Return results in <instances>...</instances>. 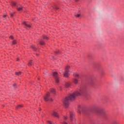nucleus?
<instances>
[{
	"label": "nucleus",
	"mask_w": 124,
	"mask_h": 124,
	"mask_svg": "<svg viewBox=\"0 0 124 124\" xmlns=\"http://www.w3.org/2000/svg\"><path fill=\"white\" fill-rule=\"evenodd\" d=\"M11 16L12 17H13L14 16V14H13V13H11Z\"/></svg>",
	"instance_id": "obj_25"
},
{
	"label": "nucleus",
	"mask_w": 124,
	"mask_h": 124,
	"mask_svg": "<svg viewBox=\"0 0 124 124\" xmlns=\"http://www.w3.org/2000/svg\"><path fill=\"white\" fill-rule=\"evenodd\" d=\"M53 76L55 79L56 82L58 83L59 82V78L58 73L57 72H53Z\"/></svg>",
	"instance_id": "obj_4"
},
{
	"label": "nucleus",
	"mask_w": 124,
	"mask_h": 124,
	"mask_svg": "<svg viewBox=\"0 0 124 124\" xmlns=\"http://www.w3.org/2000/svg\"><path fill=\"white\" fill-rule=\"evenodd\" d=\"M62 124H67V123H66V122H63Z\"/></svg>",
	"instance_id": "obj_30"
},
{
	"label": "nucleus",
	"mask_w": 124,
	"mask_h": 124,
	"mask_svg": "<svg viewBox=\"0 0 124 124\" xmlns=\"http://www.w3.org/2000/svg\"><path fill=\"white\" fill-rule=\"evenodd\" d=\"M48 124H52V122L51 121H47Z\"/></svg>",
	"instance_id": "obj_24"
},
{
	"label": "nucleus",
	"mask_w": 124,
	"mask_h": 124,
	"mask_svg": "<svg viewBox=\"0 0 124 124\" xmlns=\"http://www.w3.org/2000/svg\"><path fill=\"white\" fill-rule=\"evenodd\" d=\"M22 107H23L22 105H18V106L16 107V108L18 109V108H22Z\"/></svg>",
	"instance_id": "obj_20"
},
{
	"label": "nucleus",
	"mask_w": 124,
	"mask_h": 124,
	"mask_svg": "<svg viewBox=\"0 0 124 124\" xmlns=\"http://www.w3.org/2000/svg\"><path fill=\"white\" fill-rule=\"evenodd\" d=\"M74 83L75 84H78V79L75 78L73 81Z\"/></svg>",
	"instance_id": "obj_14"
},
{
	"label": "nucleus",
	"mask_w": 124,
	"mask_h": 124,
	"mask_svg": "<svg viewBox=\"0 0 124 124\" xmlns=\"http://www.w3.org/2000/svg\"><path fill=\"white\" fill-rule=\"evenodd\" d=\"M50 91L52 93H54L55 92V90L52 88V89H51Z\"/></svg>",
	"instance_id": "obj_18"
},
{
	"label": "nucleus",
	"mask_w": 124,
	"mask_h": 124,
	"mask_svg": "<svg viewBox=\"0 0 124 124\" xmlns=\"http://www.w3.org/2000/svg\"><path fill=\"white\" fill-rule=\"evenodd\" d=\"M76 16L77 17H79V16H80V14H78L76 15Z\"/></svg>",
	"instance_id": "obj_22"
},
{
	"label": "nucleus",
	"mask_w": 124,
	"mask_h": 124,
	"mask_svg": "<svg viewBox=\"0 0 124 124\" xmlns=\"http://www.w3.org/2000/svg\"><path fill=\"white\" fill-rule=\"evenodd\" d=\"M69 69H70V66L69 65H67L66 66L65 68V71L63 73V77L65 78H68L69 76V72H71V71H69Z\"/></svg>",
	"instance_id": "obj_2"
},
{
	"label": "nucleus",
	"mask_w": 124,
	"mask_h": 124,
	"mask_svg": "<svg viewBox=\"0 0 124 124\" xmlns=\"http://www.w3.org/2000/svg\"><path fill=\"white\" fill-rule=\"evenodd\" d=\"M44 100L46 102L50 101H52L53 99L50 97V93L49 92H48L44 96Z\"/></svg>",
	"instance_id": "obj_3"
},
{
	"label": "nucleus",
	"mask_w": 124,
	"mask_h": 124,
	"mask_svg": "<svg viewBox=\"0 0 124 124\" xmlns=\"http://www.w3.org/2000/svg\"><path fill=\"white\" fill-rule=\"evenodd\" d=\"M39 43L40 45H44L45 44V42L43 41H40Z\"/></svg>",
	"instance_id": "obj_15"
},
{
	"label": "nucleus",
	"mask_w": 124,
	"mask_h": 124,
	"mask_svg": "<svg viewBox=\"0 0 124 124\" xmlns=\"http://www.w3.org/2000/svg\"><path fill=\"white\" fill-rule=\"evenodd\" d=\"M78 112L80 113L81 111H83V110L84 109V108L83 107H81L80 105H79L78 106Z\"/></svg>",
	"instance_id": "obj_9"
},
{
	"label": "nucleus",
	"mask_w": 124,
	"mask_h": 124,
	"mask_svg": "<svg viewBox=\"0 0 124 124\" xmlns=\"http://www.w3.org/2000/svg\"><path fill=\"white\" fill-rule=\"evenodd\" d=\"M16 74L17 76H20L21 74V72L19 71V72H16Z\"/></svg>",
	"instance_id": "obj_17"
},
{
	"label": "nucleus",
	"mask_w": 124,
	"mask_h": 124,
	"mask_svg": "<svg viewBox=\"0 0 124 124\" xmlns=\"http://www.w3.org/2000/svg\"><path fill=\"white\" fill-rule=\"evenodd\" d=\"M56 53L58 54L59 53V51H56Z\"/></svg>",
	"instance_id": "obj_31"
},
{
	"label": "nucleus",
	"mask_w": 124,
	"mask_h": 124,
	"mask_svg": "<svg viewBox=\"0 0 124 124\" xmlns=\"http://www.w3.org/2000/svg\"><path fill=\"white\" fill-rule=\"evenodd\" d=\"M65 88H69L70 87V83L68 82H66L65 84Z\"/></svg>",
	"instance_id": "obj_11"
},
{
	"label": "nucleus",
	"mask_w": 124,
	"mask_h": 124,
	"mask_svg": "<svg viewBox=\"0 0 124 124\" xmlns=\"http://www.w3.org/2000/svg\"><path fill=\"white\" fill-rule=\"evenodd\" d=\"M86 93V90H81L80 92H76L70 94L68 97H66L63 101L64 105L66 108L68 107L69 105V101L74 100L76 96H79L81 94H84Z\"/></svg>",
	"instance_id": "obj_1"
},
{
	"label": "nucleus",
	"mask_w": 124,
	"mask_h": 124,
	"mask_svg": "<svg viewBox=\"0 0 124 124\" xmlns=\"http://www.w3.org/2000/svg\"><path fill=\"white\" fill-rule=\"evenodd\" d=\"M52 115L55 117H56L57 118H59V115L58 112H56V111H53L52 113Z\"/></svg>",
	"instance_id": "obj_7"
},
{
	"label": "nucleus",
	"mask_w": 124,
	"mask_h": 124,
	"mask_svg": "<svg viewBox=\"0 0 124 124\" xmlns=\"http://www.w3.org/2000/svg\"><path fill=\"white\" fill-rule=\"evenodd\" d=\"M10 38H11V39H14V37L12 36H10Z\"/></svg>",
	"instance_id": "obj_28"
},
{
	"label": "nucleus",
	"mask_w": 124,
	"mask_h": 124,
	"mask_svg": "<svg viewBox=\"0 0 124 124\" xmlns=\"http://www.w3.org/2000/svg\"><path fill=\"white\" fill-rule=\"evenodd\" d=\"M17 10L18 11H22L23 10V7L20 5L17 6Z\"/></svg>",
	"instance_id": "obj_6"
},
{
	"label": "nucleus",
	"mask_w": 124,
	"mask_h": 124,
	"mask_svg": "<svg viewBox=\"0 0 124 124\" xmlns=\"http://www.w3.org/2000/svg\"><path fill=\"white\" fill-rule=\"evenodd\" d=\"M96 112L100 114H102V113H104V110L102 109H100L98 111H97Z\"/></svg>",
	"instance_id": "obj_10"
},
{
	"label": "nucleus",
	"mask_w": 124,
	"mask_h": 124,
	"mask_svg": "<svg viewBox=\"0 0 124 124\" xmlns=\"http://www.w3.org/2000/svg\"><path fill=\"white\" fill-rule=\"evenodd\" d=\"M43 38L44 40H48V37H47L46 35H43Z\"/></svg>",
	"instance_id": "obj_12"
},
{
	"label": "nucleus",
	"mask_w": 124,
	"mask_h": 124,
	"mask_svg": "<svg viewBox=\"0 0 124 124\" xmlns=\"http://www.w3.org/2000/svg\"><path fill=\"white\" fill-rule=\"evenodd\" d=\"M64 120L67 119V117L66 116H64Z\"/></svg>",
	"instance_id": "obj_27"
},
{
	"label": "nucleus",
	"mask_w": 124,
	"mask_h": 124,
	"mask_svg": "<svg viewBox=\"0 0 124 124\" xmlns=\"http://www.w3.org/2000/svg\"><path fill=\"white\" fill-rule=\"evenodd\" d=\"M6 16H7V15H4L3 16V17L4 18H5Z\"/></svg>",
	"instance_id": "obj_26"
},
{
	"label": "nucleus",
	"mask_w": 124,
	"mask_h": 124,
	"mask_svg": "<svg viewBox=\"0 0 124 124\" xmlns=\"http://www.w3.org/2000/svg\"><path fill=\"white\" fill-rule=\"evenodd\" d=\"M16 4L15 2H13L12 3V6H16Z\"/></svg>",
	"instance_id": "obj_19"
},
{
	"label": "nucleus",
	"mask_w": 124,
	"mask_h": 124,
	"mask_svg": "<svg viewBox=\"0 0 124 124\" xmlns=\"http://www.w3.org/2000/svg\"><path fill=\"white\" fill-rule=\"evenodd\" d=\"M70 121L72 122L73 119H74V114L73 112H70Z\"/></svg>",
	"instance_id": "obj_8"
},
{
	"label": "nucleus",
	"mask_w": 124,
	"mask_h": 124,
	"mask_svg": "<svg viewBox=\"0 0 124 124\" xmlns=\"http://www.w3.org/2000/svg\"><path fill=\"white\" fill-rule=\"evenodd\" d=\"M31 48H32V49L33 50H36V49H37V48H36L35 46H34V45L32 46H31Z\"/></svg>",
	"instance_id": "obj_16"
},
{
	"label": "nucleus",
	"mask_w": 124,
	"mask_h": 124,
	"mask_svg": "<svg viewBox=\"0 0 124 124\" xmlns=\"http://www.w3.org/2000/svg\"><path fill=\"white\" fill-rule=\"evenodd\" d=\"M114 124H117V122H114Z\"/></svg>",
	"instance_id": "obj_32"
},
{
	"label": "nucleus",
	"mask_w": 124,
	"mask_h": 124,
	"mask_svg": "<svg viewBox=\"0 0 124 124\" xmlns=\"http://www.w3.org/2000/svg\"><path fill=\"white\" fill-rule=\"evenodd\" d=\"M75 76L77 78L79 77V75H78V74H75Z\"/></svg>",
	"instance_id": "obj_23"
},
{
	"label": "nucleus",
	"mask_w": 124,
	"mask_h": 124,
	"mask_svg": "<svg viewBox=\"0 0 124 124\" xmlns=\"http://www.w3.org/2000/svg\"><path fill=\"white\" fill-rule=\"evenodd\" d=\"M76 2L78 1V0H75Z\"/></svg>",
	"instance_id": "obj_33"
},
{
	"label": "nucleus",
	"mask_w": 124,
	"mask_h": 124,
	"mask_svg": "<svg viewBox=\"0 0 124 124\" xmlns=\"http://www.w3.org/2000/svg\"><path fill=\"white\" fill-rule=\"evenodd\" d=\"M16 84H13V86H14V87H16Z\"/></svg>",
	"instance_id": "obj_29"
},
{
	"label": "nucleus",
	"mask_w": 124,
	"mask_h": 124,
	"mask_svg": "<svg viewBox=\"0 0 124 124\" xmlns=\"http://www.w3.org/2000/svg\"><path fill=\"white\" fill-rule=\"evenodd\" d=\"M23 24L25 26L26 28H31V24L30 22H24L23 23Z\"/></svg>",
	"instance_id": "obj_5"
},
{
	"label": "nucleus",
	"mask_w": 124,
	"mask_h": 124,
	"mask_svg": "<svg viewBox=\"0 0 124 124\" xmlns=\"http://www.w3.org/2000/svg\"><path fill=\"white\" fill-rule=\"evenodd\" d=\"M16 40H14L12 42V45H16Z\"/></svg>",
	"instance_id": "obj_21"
},
{
	"label": "nucleus",
	"mask_w": 124,
	"mask_h": 124,
	"mask_svg": "<svg viewBox=\"0 0 124 124\" xmlns=\"http://www.w3.org/2000/svg\"><path fill=\"white\" fill-rule=\"evenodd\" d=\"M33 65V62H32V61H30L28 63V65L29 66H31Z\"/></svg>",
	"instance_id": "obj_13"
},
{
	"label": "nucleus",
	"mask_w": 124,
	"mask_h": 124,
	"mask_svg": "<svg viewBox=\"0 0 124 124\" xmlns=\"http://www.w3.org/2000/svg\"><path fill=\"white\" fill-rule=\"evenodd\" d=\"M56 9H59V8H58V7H56Z\"/></svg>",
	"instance_id": "obj_34"
}]
</instances>
